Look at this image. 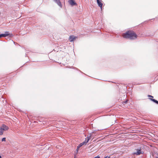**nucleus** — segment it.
Returning <instances> with one entry per match:
<instances>
[{"mask_svg": "<svg viewBox=\"0 0 158 158\" xmlns=\"http://www.w3.org/2000/svg\"><path fill=\"white\" fill-rule=\"evenodd\" d=\"M143 147H138L137 148L135 149L136 152L133 153L132 154L133 155H136L137 156L140 155L141 154H143L144 152L142 150Z\"/></svg>", "mask_w": 158, "mask_h": 158, "instance_id": "obj_2", "label": "nucleus"}, {"mask_svg": "<svg viewBox=\"0 0 158 158\" xmlns=\"http://www.w3.org/2000/svg\"><path fill=\"white\" fill-rule=\"evenodd\" d=\"M128 100H127L126 101L123 102V104H125L127 103V102H128Z\"/></svg>", "mask_w": 158, "mask_h": 158, "instance_id": "obj_14", "label": "nucleus"}, {"mask_svg": "<svg viewBox=\"0 0 158 158\" xmlns=\"http://www.w3.org/2000/svg\"><path fill=\"white\" fill-rule=\"evenodd\" d=\"M100 157L99 156H97L95 157H94V158H100Z\"/></svg>", "mask_w": 158, "mask_h": 158, "instance_id": "obj_17", "label": "nucleus"}, {"mask_svg": "<svg viewBox=\"0 0 158 158\" xmlns=\"http://www.w3.org/2000/svg\"><path fill=\"white\" fill-rule=\"evenodd\" d=\"M2 141H6V138H5V137L3 138L2 139Z\"/></svg>", "mask_w": 158, "mask_h": 158, "instance_id": "obj_15", "label": "nucleus"}, {"mask_svg": "<svg viewBox=\"0 0 158 158\" xmlns=\"http://www.w3.org/2000/svg\"><path fill=\"white\" fill-rule=\"evenodd\" d=\"M4 130L3 129H0V135H2L3 134V132Z\"/></svg>", "mask_w": 158, "mask_h": 158, "instance_id": "obj_13", "label": "nucleus"}, {"mask_svg": "<svg viewBox=\"0 0 158 158\" xmlns=\"http://www.w3.org/2000/svg\"><path fill=\"white\" fill-rule=\"evenodd\" d=\"M69 4L72 6H73L76 4V3L73 0H69Z\"/></svg>", "mask_w": 158, "mask_h": 158, "instance_id": "obj_9", "label": "nucleus"}, {"mask_svg": "<svg viewBox=\"0 0 158 158\" xmlns=\"http://www.w3.org/2000/svg\"><path fill=\"white\" fill-rule=\"evenodd\" d=\"M93 133L94 132H92V133H90L89 136H88L87 138L85 139V140L83 142L80 143V146L86 145L92 137V133Z\"/></svg>", "mask_w": 158, "mask_h": 158, "instance_id": "obj_3", "label": "nucleus"}, {"mask_svg": "<svg viewBox=\"0 0 158 158\" xmlns=\"http://www.w3.org/2000/svg\"><path fill=\"white\" fill-rule=\"evenodd\" d=\"M97 3L98 5L100 7L101 10L102 9V7L103 6V4L101 0H97Z\"/></svg>", "mask_w": 158, "mask_h": 158, "instance_id": "obj_5", "label": "nucleus"}, {"mask_svg": "<svg viewBox=\"0 0 158 158\" xmlns=\"http://www.w3.org/2000/svg\"><path fill=\"white\" fill-rule=\"evenodd\" d=\"M153 156L154 157H156V158H158V153H155L153 154Z\"/></svg>", "mask_w": 158, "mask_h": 158, "instance_id": "obj_12", "label": "nucleus"}, {"mask_svg": "<svg viewBox=\"0 0 158 158\" xmlns=\"http://www.w3.org/2000/svg\"><path fill=\"white\" fill-rule=\"evenodd\" d=\"M82 146H80V144H79V145L77 146V148L76 150V153L77 154L79 150L80 149V148Z\"/></svg>", "mask_w": 158, "mask_h": 158, "instance_id": "obj_11", "label": "nucleus"}, {"mask_svg": "<svg viewBox=\"0 0 158 158\" xmlns=\"http://www.w3.org/2000/svg\"><path fill=\"white\" fill-rule=\"evenodd\" d=\"M8 33V31H6L4 34H0V38L2 37H6L9 35L10 34Z\"/></svg>", "mask_w": 158, "mask_h": 158, "instance_id": "obj_6", "label": "nucleus"}, {"mask_svg": "<svg viewBox=\"0 0 158 158\" xmlns=\"http://www.w3.org/2000/svg\"><path fill=\"white\" fill-rule=\"evenodd\" d=\"M122 36L123 38L129 39L131 40L136 39L137 37V35L133 31H128L123 34Z\"/></svg>", "mask_w": 158, "mask_h": 158, "instance_id": "obj_1", "label": "nucleus"}, {"mask_svg": "<svg viewBox=\"0 0 158 158\" xmlns=\"http://www.w3.org/2000/svg\"><path fill=\"white\" fill-rule=\"evenodd\" d=\"M76 37L73 35H70L69 37V40L70 42L73 41L74 40H75Z\"/></svg>", "mask_w": 158, "mask_h": 158, "instance_id": "obj_8", "label": "nucleus"}, {"mask_svg": "<svg viewBox=\"0 0 158 158\" xmlns=\"http://www.w3.org/2000/svg\"><path fill=\"white\" fill-rule=\"evenodd\" d=\"M60 7H62V5L61 4L60 0H53Z\"/></svg>", "mask_w": 158, "mask_h": 158, "instance_id": "obj_7", "label": "nucleus"}, {"mask_svg": "<svg viewBox=\"0 0 158 158\" xmlns=\"http://www.w3.org/2000/svg\"><path fill=\"white\" fill-rule=\"evenodd\" d=\"M110 156H106L104 158H110Z\"/></svg>", "mask_w": 158, "mask_h": 158, "instance_id": "obj_18", "label": "nucleus"}, {"mask_svg": "<svg viewBox=\"0 0 158 158\" xmlns=\"http://www.w3.org/2000/svg\"><path fill=\"white\" fill-rule=\"evenodd\" d=\"M149 99L151 101H152L153 102L156 103V104H158V101L157 100L152 98H149Z\"/></svg>", "mask_w": 158, "mask_h": 158, "instance_id": "obj_10", "label": "nucleus"}, {"mask_svg": "<svg viewBox=\"0 0 158 158\" xmlns=\"http://www.w3.org/2000/svg\"><path fill=\"white\" fill-rule=\"evenodd\" d=\"M74 158H75V157Z\"/></svg>", "mask_w": 158, "mask_h": 158, "instance_id": "obj_20", "label": "nucleus"}, {"mask_svg": "<svg viewBox=\"0 0 158 158\" xmlns=\"http://www.w3.org/2000/svg\"><path fill=\"white\" fill-rule=\"evenodd\" d=\"M0 158H2L1 156L0 155Z\"/></svg>", "mask_w": 158, "mask_h": 158, "instance_id": "obj_19", "label": "nucleus"}, {"mask_svg": "<svg viewBox=\"0 0 158 158\" xmlns=\"http://www.w3.org/2000/svg\"><path fill=\"white\" fill-rule=\"evenodd\" d=\"M148 97H150V98H153V96L151 95H148Z\"/></svg>", "mask_w": 158, "mask_h": 158, "instance_id": "obj_16", "label": "nucleus"}, {"mask_svg": "<svg viewBox=\"0 0 158 158\" xmlns=\"http://www.w3.org/2000/svg\"><path fill=\"white\" fill-rule=\"evenodd\" d=\"M8 129V127L4 124H3L2 126L0 127V129H3V130L4 131L7 130Z\"/></svg>", "mask_w": 158, "mask_h": 158, "instance_id": "obj_4", "label": "nucleus"}]
</instances>
